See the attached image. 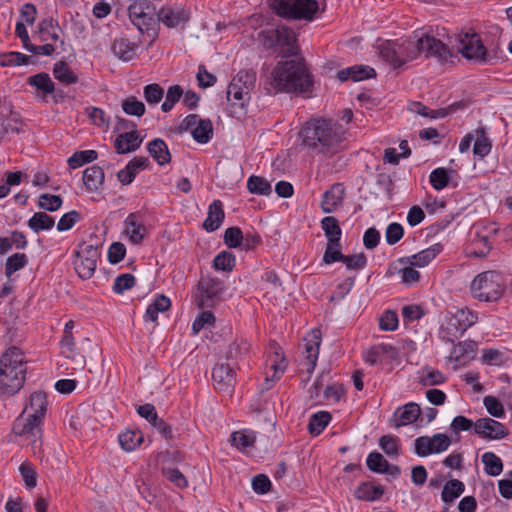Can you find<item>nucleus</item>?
Returning a JSON list of instances; mask_svg holds the SVG:
<instances>
[{
	"instance_id": "1",
	"label": "nucleus",
	"mask_w": 512,
	"mask_h": 512,
	"mask_svg": "<svg viewBox=\"0 0 512 512\" xmlns=\"http://www.w3.org/2000/svg\"><path fill=\"white\" fill-rule=\"evenodd\" d=\"M312 87V75L303 60L279 61L264 81L269 94H300L311 91Z\"/></svg>"
},
{
	"instance_id": "2",
	"label": "nucleus",
	"mask_w": 512,
	"mask_h": 512,
	"mask_svg": "<svg viewBox=\"0 0 512 512\" xmlns=\"http://www.w3.org/2000/svg\"><path fill=\"white\" fill-rule=\"evenodd\" d=\"M302 136L306 147L318 154L332 156L343 150L346 130L332 119L318 118L305 124Z\"/></svg>"
},
{
	"instance_id": "3",
	"label": "nucleus",
	"mask_w": 512,
	"mask_h": 512,
	"mask_svg": "<svg viewBox=\"0 0 512 512\" xmlns=\"http://www.w3.org/2000/svg\"><path fill=\"white\" fill-rule=\"evenodd\" d=\"M26 361L22 351L13 346L0 358V392L5 396L18 393L25 383Z\"/></svg>"
},
{
	"instance_id": "4",
	"label": "nucleus",
	"mask_w": 512,
	"mask_h": 512,
	"mask_svg": "<svg viewBox=\"0 0 512 512\" xmlns=\"http://www.w3.org/2000/svg\"><path fill=\"white\" fill-rule=\"evenodd\" d=\"M379 55L391 67L399 68L420 55L417 39H405L402 41H387L380 45Z\"/></svg>"
},
{
	"instance_id": "5",
	"label": "nucleus",
	"mask_w": 512,
	"mask_h": 512,
	"mask_svg": "<svg viewBox=\"0 0 512 512\" xmlns=\"http://www.w3.org/2000/svg\"><path fill=\"white\" fill-rule=\"evenodd\" d=\"M259 39L266 49L280 48L282 57L295 56L298 53L296 34L287 26L265 29L259 33Z\"/></svg>"
},
{
	"instance_id": "6",
	"label": "nucleus",
	"mask_w": 512,
	"mask_h": 512,
	"mask_svg": "<svg viewBox=\"0 0 512 512\" xmlns=\"http://www.w3.org/2000/svg\"><path fill=\"white\" fill-rule=\"evenodd\" d=\"M474 298L484 302L499 300L505 290L502 276L495 271H485L478 274L470 286Z\"/></svg>"
},
{
	"instance_id": "7",
	"label": "nucleus",
	"mask_w": 512,
	"mask_h": 512,
	"mask_svg": "<svg viewBox=\"0 0 512 512\" xmlns=\"http://www.w3.org/2000/svg\"><path fill=\"white\" fill-rule=\"evenodd\" d=\"M277 15L289 19L312 20L318 11L316 0H272Z\"/></svg>"
},
{
	"instance_id": "8",
	"label": "nucleus",
	"mask_w": 512,
	"mask_h": 512,
	"mask_svg": "<svg viewBox=\"0 0 512 512\" xmlns=\"http://www.w3.org/2000/svg\"><path fill=\"white\" fill-rule=\"evenodd\" d=\"M42 422L35 416L21 413L13 423L12 431L15 436L28 442L33 450L40 449L42 445Z\"/></svg>"
},
{
	"instance_id": "9",
	"label": "nucleus",
	"mask_w": 512,
	"mask_h": 512,
	"mask_svg": "<svg viewBox=\"0 0 512 512\" xmlns=\"http://www.w3.org/2000/svg\"><path fill=\"white\" fill-rule=\"evenodd\" d=\"M458 51L467 60L478 63L487 61V49L480 36L474 32H462L457 36Z\"/></svg>"
},
{
	"instance_id": "10",
	"label": "nucleus",
	"mask_w": 512,
	"mask_h": 512,
	"mask_svg": "<svg viewBox=\"0 0 512 512\" xmlns=\"http://www.w3.org/2000/svg\"><path fill=\"white\" fill-rule=\"evenodd\" d=\"M100 252L97 246L83 243L75 251L74 267L78 276L82 279H90L95 272Z\"/></svg>"
},
{
	"instance_id": "11",
	"label": "nucleus",
	"mask_w": 512,
	"mask_h": 512,
	"mask_svg": "<svg viewBox=\"0 0 512 512\" xmlns=\"http://www.w3.org/2000/svg\"><path fill=\"white\" fill-rule=\"evenodd\" d=\"M255 83L256 73L252 69L240 70L227 88L228 100L233 96L243 106L244 101L249 99L250 92L254 89Z\"/></svg>"
},
{
	"instance_id": "12",
	"label": "nucleus",
	"mask_w": 512,
	"mask_h": 512,
	"mask_svg": "<svg viewBox=\"0 0 512 512\" xmlns=\"http://www.w3.org/2000/svg\"><path fill=\"white\" fill-rule=\"evenodd\" d=\"M224 284L218 278L202 277L197 285L195 300L199 308L211 307L222 293Z\"/></svg>"
},
{
	"instance_id": "13",
	"label": "nucleus",
	"mask_w": 512,
	"mask_h": 512,
	"mask_svg": "<svg viewBox=\"0 0 512 512\" xmlns=\"http://www.w3.org/2000/svg\"><path fill=\"white\" fill-rule=\"evenodd\" d=\"M130 126L133 128L131 131L121 133L115 139L114 147L118 154L134 152L142 143V139L139 137L138 131L135 129L136 124H132L125 119H118V129H128Z\"/></svg>"
},
{
	"instance_id": "14",
	"label": "nucleus",
	"mask_w": 512,
	"mask_h": 512,
	"mask_svg": "<svg viewBox=\"0 0 512 512\" xmlns=\"http://www.w3.org/2000/svg\"><path fill=\"white\" fill-rule=\"evenodd\" d=\"M451 444L450 438L443 433L432 437L421 436L415 440V453L421 457L444 452Z\"/></svg>"
},
{
	"instance_id": "15",
	"label": "nucleus",
	"mask_w": 512,
	"mask_h": 512,
	"mask_svg": "<svg viewBox=\"0 0 512 512\" xmlns=\"http://www.w3.org/2000/svg\"><path fill=\"white\" fill-rule=\"evenodd\" d=\"M420 54L426 57H435L441 63L451 62L453 54L447 45L431 35H423L418 38Z\"/></svg>"
},
{
	"instance_id": "16",
	"label": "nucleus",
	"mask_w": 512,
	"mask_h": 512,
	"mask_svg": "<svg viewBox=\"0 0 512 512\" xmlns=\"http://www.w3.org/2000/svg\"><path fill=\"white\" fill-rule=\"evenodd\" d=\"M23 131V123L13 113L9 103L0 100V144L8 134H19Z\"/></svg>"
},
{
	"instance_id": "17",
	"label": "nucleus",
	"mask_w": 512,
	"mask_h": 512,
	"mask_svg": "<svg viewBox=\"0 0 512 512\" xmlns=\"http://www.w3.org/2000/svg\"><path fill=\"white\" fill-rule=\"evenodd\" d=\"M269 349L270 354L268 357V362L270 363V369L273 371V374L271 376L268 375V373L266 374L264 387L266 390L270 389L274 383L281 378L287 367V363L285 361L281 347L273 342L270 344Z\"/></svg>"
},
{
	"instance_id": "18",
	"label": "nucleus",
	"mask_w": 512,
	"mask_h": 512,
	"mask_svg": "<svg viewBox=\"0 0 512 512\" xmlns=\"http://www.w3.org/2000/svg\"><path fill=\"white\" fill-rule=\"evenodd\" d=\"M475 433L481 438L488 440H499L505 438L509 431L500 422L492 418H480L474 425Z\"/></svg>"
},
{
	"instance_id": "19",
	"label": "nucleus",
	"mask_w": 512,
	"mask_h": 512,
	"mask_svg": "<svg viewBox=\"0 0 512 512\" xmlns=\"http://www.w3.org/2000/svg\"><path fill=\"white\" fill-rule=\"evenodd\" d=\"M478 320L475 312L468 308L457 309L448 319L447 330L449 334L464 333L469 327L474 325Z\"/></svg>"
},
{
	"instance_id": "20",
	"label": "nucleus",
	"mask_w": 512,
	"mask_h": 512,
	"mask_svg": "<svg viewBox=\"0 0 512 512\" xmlns=\"http://www.w3.org/2000/svg\"><path fill=\"white\" fill-rule=\"evenodd\" d=\"M214 386L219 391L230 392L235 385V372L228 363L216 364L212 371Z\"/></svg>"
},
{
	"instance_id": "21",
	"label": "nucleus",
	"mask_w": 512,
	"mask_h": 512,
	"mask_svg": "<svg viewBox=\"0 0 512 512\" xmlns=\"http://www.w3.org/2000/svg\"><path fill=\"white\" fill-rule=\"evenodd\" d=\"M321 331L313 329L307 338L304 339V353L306 358L307 372L311 373L315 367L319 355V348L321 344Z\"/></svg>"
},
{
	"instance_id": "22",
	"label": "nucleus",
	"mask_w": 512,
	"mask_h": 512,
	"mask_svg": "<svg viewBox=\"0 0 512 512\" xmlns=\"http://www.w3.org/2000/svg\"><path fill=\"white\" fill-rule=\"evenodd\" d=\"M158 20L168 28H175L189 20V12L181 7H163L158 12Z\"/></svg>"
},
{
	"instance_id": "23",
	"label": "nucleus",
	"mask_w": 512,
	"mask_h": 512,
	"mask_svg": "<svg viewBox=\"0 0 512 512\" xmlns=\"http://www.w3.org/2000/svg\"><path fill=\"white\" fill-rule=\"evenodd\" d=\"M139 45L130 41L128 38L119 37L114 39L111 44V51L118 59L129 62L136 57Z\"/></svg>"
},
{
	"instance_id": "24",
	"label": "nucleus",
	"mask_w": 512,
	"mask_h": 512,
	"mask_svg": "<svg viewBox=\"0 0 512 512\" xmlns=\"http://www.w3.org/2000/svg\"><path fill=\"white\" fill-rule=\"evenodd\" d=\"M47 411V397L42 391L33 392L28 402L26 403L22 413L27 415L35 416V418L42 420L45 417Z\"/></svg>"
},
{
	"instance_id": "25",
	"label": "nucleus",
	"mask_w": 512,
	"mask_h": 512,
	"mask_svg": "<svg viewBox=\"0 0 512 512\" xmlns=\"http://www.w3.org/2000/svg\"><path fill=\"white\" fill-rule=\"evenodd\" d=\"M344 194L345 188L342 184L336 183L332 185V187L323 195L321 201V208L323 212H334L342 204Z\"/></svg>"
},
{
	"instance_id": "26",
	"label": "nucleus",
	"mask_w": 512,
	"mask_h": 512,
	"mask_svg": "<svg viewBox=\"0 0 512 512\" xmlns=\"http://www.w3.org/2000/svg\"><path fill=\"white\" fill-rule=\"evenodd\" d=\"M442 251L441 244H434L429 248H426L417 254H414L411 258H401L400 262L405 264H410L412 266L417 267H425L428 265L433 259L436 258L438 254Z\"/></svg>"
},
{
	"instance_id": "27",
	"label": "nucleus",
	"mask_w": 512,
	"mask_h": 512,
	"mask_svg": "<svg viewBox=\"0 0 512 512\" xmlns=\"http://www.w3.org/2000/svg\"><path fill=\"white\" fill-rule=\"evenodd\" d=\"M375 75L373 68L363 65H355L337 72V78L341 81L353 80L362 81Z\"/></svg>"
},
{
	"instance_id": "28",
	"label": "nucleus",
	"mask_w": 512,
	"mask_h": 512,
	"mask_svg": "<svg viewBox=\"0 0 512 512\" xmlns=\"http://www.w3.org/2000/svg\"><path fill=\"white\" fill-rule=\"evenodd\" d=\"M148 164V159L145 157H135L126 165V167L117 173L118 180L123 185L130 184L138 172L144 169Z\"/></svg>"
},
{
	"instance_id": "29",
	"label": "nucleus",
	"mask_w": 512,
	"mask_h": 512,
	"mask_svg": "<svg viewBox=\"0 0 512 512\" xmlns=\"http://www.w3.org/2000/svg\"><path fill=\"white\" fill-rule=\"evenodd\" d=\"M225 217L223 205L220 200H214L208 208V216L203 223V228L208 232L217 230Z\"/></svg>"
},
{
	"instance_id": "30",
	"label": "nucleus",
	"mask_w": 512,
	"mask_h": 512,
	"mask_svg": "<svg viewBox=\"0 0 512 512\" xmlns=\"http://www.w3.org/2000/svg\"><path fill=\"white\" fill-rule=\"evenodd\" d=\"M146 232L147 229L145 225L139 221L138 216L134 213L129 214L125 220V233L130 241L134 244L140 243L144 239Z\"/></svg>"
},
{
	"instance_id": "31",
	"label": "nucleus",
	"mask_w": 512,
	"mask_h": 512,
	"mask_svg": "<svg viewBox=\"0 0 512 512\" xmlns=\"http://www.w3.org/2000/svg\"><path fill=\"white\" fill-rule=\"evenodd\" d=\"M27 83L35 87L41 93L42 99H45L47 95L52 94L55 91L54 82L47 73L42 72L30 76L27 79Z\"/></svg>"
},
{
	"instance_id": "32",
	"label": "nucleus",
	"mask_w": 512,
	"mask_h": 512,
	"mask_svg": "<svg viewBox=\"0 0 512 512\" xmlns=\"http://www.w3.org/2000/svg\"><path fill=\"white\" fill-rule=\"evenodd\" d=\"M104 179V171L97 165L88 167L83 172V183L89 191H96L103 184Z\"/></svg>"
},
{
	"instance_id": "33",
	"label": "nucleus",
	"mask_w": 512,
	"mask_h": 512,
	"mask_svg": "<svg viewBox=\"0 0 512 512\" xmlns=\"http://www.w3.org/2000/svg\"><path fill=\"white\" fill-rule=\"evenodd\" d=\"M420 412L418 404L414 402L405 404L395 412V416L398 418V422L395 426L400 427L415 422L420 416Z\"/></svg>"
},
{
	"instance_id": "34",
	"label": "nucleus",
	"mask_w": 512,
	"mask_h": 512,
	"mask_svg": "<svg viewBox=\"0 0 512 512\" xmlns=\"http://www.w3.org/2000/svg\"><path fill=\"white\" fill-rule=\"evenodd\" d=\"M384 488L371 482L361 483L355 490V497L362 501H375L382 497Z\"/></svg>"
},
{
	"instance_id": "35",
	"label": "nucleus",
	"mask_w": 512,
	"mask_h": 512,
	"mask_svg": "<svg viewBox=\"0 0 512 512\" xmlns=\"http://www.w3.org/2000/svg\"><path fill=\"white\" fill-rule=\"evenodd\" d=\"M148 152L159 165L170 162L171 155L166 143L162 139H154L148 144Z\"/></svg>"
},
{
	"instance_id": "36",
	"label": "nucleus",
	"mask_w": 512,
	"mask_h": 512,
	"mask_svg": "<svg viewBox=\"0 0 512 512\" xmlns=\"http://www.w3.org/2000/svg\"><path fill=\"white\" fill-rule=\"evenodd\" d=\"M321 227L327 238V243L340 242L342 230L335 217L326 216L321 220Z\"/></svg>"
},
{
	"instance_id": "37",
	"label": "nucleus",
	"mask_w": 512,
	"mask_h": 512,
	"mask_svg": "<svg viewBox=\"0 0 512 512\" xmlns=\"http://www.w3.org/2000/svg\"><path fill=\"white\" fill-rule=\"evenodd\" d=\"M171 307V301L165 295H159L148 306L144 318L146 321L155 322L158 319V313L165 312Z\"/></svg>"
},
{
	"instance_id": "38",
	"label": "nucleus",
	"mask_w": 512,
	"mask_h": 512,
	"mask_svg": "<svg viewBox=\"0 0 512 512\" xmlns=\"http://www.w3.org/2000/svg\"><path fill=\"white\" fill-rule=\"evenodd\" d=\"M118 440L122 449L130 452L140 446L144 437L140 431L127 430L119 435Z\"/></svg>"
},
{
	"instance_id": "39",
	"label": "nucleus",
	"mask_w": 512,
	"mask_h": 512,
	"mask_svg": "<svg viewBox=\"0 0 512 512\" xmlns=\"http://www.w3.org/2000/svg\"><path fill=\"white\" fill-rule=\"evenodd\" d=\"M55 220L45 212H36L28 220V226L34 232L38 233L43 230H50L53 228Z\"/></svg>"
},
{
	"instance_id": "40",
	"label": "nucleus",
	"mask_w": 512,
	"mask_h": 512,
	"mask_svg": "<svg viewBox=\"0 0 512 512\" xmlns=\"http://www.w3.org/2000/svg\"><path fill=\"white\" fill-rule=\"evenodd\" d=\"M54 77L65 85L74 84L78 81L77 75L71 70L67 63L60 61L53 68Z\"/></svg>"
},
{
	"instance_id": "41",
	"label": "nucleus",
	"mask_w": 512,
	"mask_h": 512,
	"mask_svg": "<svg viewBox=\"0 0 512 512\" xmlns=\"http://www.w3.org/2000/svg\"><path fill=\"white\" fill-rule=\"evenodd\" d=\"M247 189L252 194L269 195L272 192V187L269 181L264 177L252 175L247 180Z\"/></svg>"
},
{
	"instance_id": "42",
	"label": "nucleus",
	"mask_w": 512,
	"mask_h": 512,
	"mask_svg": "<svg viewBox=\"0 0 512 512\" xmlns=\"http://www.w3.org/2000/svg\"><path fill=\"white\" fill-rule=\"evenodd\" d=\"M464 488L460 480H449L443 487L441 498L446 503L452 502L464 492Z\"/></svg>"
},
{
	"instance_id": "43",
	"label": "nucleus",
	"mask_w": 512,
	"mask_h": 512,
	"mask_svg": "<svg viewBox=\"0 0 512 512\" xmlns=\"http://www.w3.org/2000/svg\"><path fill=\"white\" fill-rule=\"evenodd\" d=\"M331 420V415L329 412L321 411L318 413H315L311 416L309 424H308V430L313 435L320 434L325 427L329 424Z\"/></svg>"
},
{
	"instance_id": "44",
	"label": "nucleus",
	"mask_w": 512,
	"mask_h": 512,
	"mask_svg": "<svg viewBox=\"0 0 512 512\" xmlns=\"http://www.w3.org/2000/svg\"><path fill=\"white\" fill-rule=\"evenodd\" d=\"M482 463L485 466V472L489 476H498L503 470L501 459L493 452H486L482 455Z\"/></svg>"
},
{
	"instance_id": "45",
	"label": "nucleus",
	"mask_w": 512,
	"mask_h": 512,
	"mask_svg": "<svg viewBox=\"0 0 512 512\" xmlns=\"http://www.w3.org/2000/svg\"><path fill=\"white\" fill-rule=\"evenodd\" d=\"M193 138L199 143H207L213 133L212 123L210 120L201 119L197 126L191 131Z\"/></svg>"
},
{
	"instance_id": "46",
	"label": "nucleus",
	"mask_w": 512,
	"mask_h": 512,
	"mask_svg": "<svg viewBox=\"0 0 512 512\" xmlns=\"http://www.w3.org/2000/svg\"><path fill=\"white\" fill-rule=\"evenodd\" d=\"M123 111L131 116L141 117L144 115L146 108L142 101L138 100L135 96H129L122 101Z\"/></svg>"
},
{
	"instance_id": "47",
	"label": "nucleus",
	"mask_w": 512,
	"mask_h": 512,
	"mask_svg": "<svg viewBox=\"0 0 512 512\" xmlns=\"http://www.w3.org/2000/svg\"><path fill=\"white\" fill-rule=\"evenodd\" d=\"M491 150V142L485 136V132L483 128H478L476 130V139L473 147V152L476 156L480 158L485 157Z\"/></svg>"
},
{
	"instance_id": "48",
	"label": "nucleus",
	"mask_w": 512,
	"mask_h": 512,
	"mask_svg": "<svg viewBox=\"0 0 512 512\" xmlns=\"http://www.w3.org/2000/svg\"><path fill=\"white\" fill-rule=\"evenodd\" d=\"M98 153L95 150H84L75 152L69 159L68 165L72 169H76L85 163L92 162L97 159Z\"/></svg>"
},
{
	"instance_id": "49",
	"label": "nucleus",
	"mask_w": 512,
	"mask_h": 512,
	"mask_svg": "<svg viewBox=\"0 0 512 512\" xmlns=\"http://www.w3.org/2000/svg\"><path fill=\"white\" fill-rule=\"evenodd\" d=\"M256 437L253 433L246 431H236L231 435L232 444L239 450L245 451L247 448L252 447L255 443Z\"/></svg>"
},
{
	"instance_id": "50",
	"label": "nucleus",
	"mask_w": 512,
	"mask_h": 512,
	"mask_svg": "<svg viewBox=\"0 0 512 512\" xmlns=\"http://www.w3.org/2000/svg\"><path fill=\"white\" fill-rule=\"evenodd\" d=\"M28 263V258L24 253H15L7 258L5 265V274L10 277L16 271L24 268Z\"/></svg>"
},
{
	"instance_id": "51",
	"label": "nucleus",
	"mask_w": 512,
	"mask_h": 512,
	"mask_svg": "<svg viewBox=\"0 0 512 512\" xmlns=\"http://www.w3.org/2000/svg\"><path fill=\"white\" fill-rule=\"evenodd\" d=\"M236 259L233 253L223 251L219 253L213 261V266L216 270L230 272L235 267Z\"/></svg>"
},
{
	"instance_id": "52",
	"label": "nucleus",
	"mask_w": 512,
	"mask_h": 512,
	"mask_svg": "<svg viewBox=\"0 0 512 512\" xmlns=\"http://www.w3.org/2000/svg\"><path fill=\"white\" fill-rule=\"evenodd\" d=\"M143 94L148 104L156 105L162 100L164 96V90L159 84L153 83L144 87Z\"/></svg>"
},
{
	"instance_id": "53",
	"label": "nucleus",
	"mask_w": 512,
	"mask_h": 512,
	"mask_svg": "<svg viewBox=\"0 0 512 512\" xmlns=\"http://www.w3.org/2000/svg\"><path fill=\"white\" fill-rule=\"evenodd\" d=\"M30 57L20 52H9L0 55V65L5 66H19L28 64Z\"/></svg>"
},
{
	"instance_id": "54",
	"label": "nucleus",
	"mask_w": 512,
	"mask_h": 512,
	"mask_svg": "<svg viewBox=\"0 0 512 512\" xmlns=\"http://www.w3.org/2000/svg\"><path fill=\"white\" fill-rule=\"evenodd\" d=\"M62 198L58 195L42 194L39 197L38 205L41 209L54 212L62 206Z\"/></svg>"
},
{
	"instance_id": "55",
	"label": "nucleus",
	"mask_w": 512,
	"mask_h": 512,
	"mask_svg": "<svg viewBox=\"0 0 512 512\" xmlns=\"http://www.w3.org/2000/svg\"><path fill=\"white\" fill-rule=\"evenodd\" d=\"M343 254L341 252L340 242L327 243L323 255V262L327 265L337 261H342Z\"/></svg>"
},
{
	"instance_id": "56",
	"label": "nucleus",
	"mask_w": 512,
	"mask_h": 512,
	"mask_svg": "<svg viewBox=\"0 0 512 512\" xmlns=\"http://www.w3.org/2000/svg\"><path fill=\"white\" fill-rule=\"evenodd\" d=\"M162 473L176 487L184 489L188 486V480L180 470L176 468H163Z\"/></svg>"
},
{
	"instance_id": "57",
	"label": "nucleus",
	"mask_w": 512,
	"mask_h": 512,
	"mask_svg": "<svg viewBox=\"0 0 512 512\" xmlns=\"http://www.w3.org/2000/svg\"><path fill=\"white\" fill-rule=\"evenodd\" d=\"M368 468L376 473H384L388 466V461L378 452H372L367 457Z\"/></svg>"
},
{
	"instance_id": "58",
	"label": "nucleus",
	"mask_w": 512,
	"mask_h": 512,
	"mask_svg": "<svg viewBox=\"0 0 512 512\" xmlns=\"http://www.w3.org/2000/svg\"><path fill=\"white\" fill-rule=\"evenodd\" d=\"M20 474L29 489L34 488L37 484L36 471L29 462H23L19 467Z\"/></svg>"
},
{
	"instance_id": "59",
	"label": "nucleus",
	"mask_w": 512,
	"mask_h": 512,
	"mask_svg": "<svg viewBox=\"0 0 512 512\" xmlns=\"http://www.w3.org/2000/svg\"><path fill=\"white\" fill-rule=\"evenodd\" d=\"M243 241V234L239 227H229L224 233V242L229 248H237Z\"/></svg>"
},
{
	"instance_id": "60",
	"label": "nucleus",
	"mask_w": 512,
	"mask_h": 512,
	"mask_svg": "<svg viewBox=\"0 0 512 512\" xmlns=\"http://www.w3.org/2000/svg\"><path fill=\"white\" fill-rule=\"evenodd\" d=\"M398 327V316L396 312L387 310L379 319V328L383 331H394Z\"/></svg>"
},
{
	"instance_id": "61",
	"label": "nucleus",
	"mask_w": 512,
	"mask_h": 512,
	"mask_svg": "<svg viewBox=\"0 0 512 512\" xmlns=\"http://www.w3.org/2000/svg\"><path fill=\"white\" fill-rule=\"evenodd\" d=\"M347 269L360 270L366 266L367 259L364 253L343 255L342 261Z\"/></svg>"
},
{
	"instance_id": "62",
	"label": "nucleus",
	"mask_w": 512,
	"mask_h": 512,
	"mask_svg": "<svg viewBox=\"0 0 512 512\" xmlns=\"http://www.w3.org/2000/svg\"><path fill=\"white\" fill-rule=\"evenodd\" d=\"M449 182L447 171L444 168H437L430 174V183L436 190L444 189Z\"/></svg>"
},
{
	"instance_id": "63",
	"label": "nucleus",
	"mask_w": 512,
	"mask_h": 512,
	"mask_svg": "<svg viewBox=\"0 0 512 512\" xmlns=\"http://www.w3.org/2000/svg\"><path fill=\"white\" fill-rule=\"evenodd\" d=\"M80 218V213L76 210L65 213L57 223V230L60 232L70 230Z\"/></svg>"
},
{
	"instance_id": "64",
	"label": "nucleus",
	"mask_w": 512,
	"mask_h": 512,
	"mask_svg": "<svg viewBox=\"0 0 512 512\" xmlns=\"http://www.w3.org/2000/svg\"><path fill=\"white\" fill-rule=\"evenodd\" d=\"M379 446L389 456H396L399 453L397 437L384 435L379 439Z\"/></svg>"
}]
</instances>
